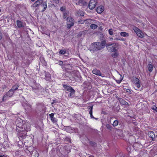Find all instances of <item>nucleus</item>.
<instances>
[{
	"mask_svg": "<svg viewBox=\"0 0 157 157\" xmlns=\"http://www.w3.org/2000/svg\"><path fill=\"white\" fill-rule=\"evenodd\" d=\"M133 29L136 34L138 36L141 38L144 37V34L140 29L136 27H134L133 28Z\"/></svg>",
	"mask_w": 157,
	"mask_h": 157,
	"instance_id": "obj_7",
	"label": "nucleus"
},
{
	"mask_svg": "<svg viewBox=\"0 0 157 157\" xmlns=\"http://www.w3.org/2000/svg\"><path fill=\"white\" fill-rule=\"evenodd\" d=\"M89 144L92 146L94 147L96 145V143L92 141H90L89 142Z\"/></svg>",
	"mask_w": 157,
	"mask_h": 157,
	"instance_id": "obj_37",
	"label": "nucleus"
},
{
	"mask_svg": "<svg viewBox=\"0 0 157 157\" xmlns=\"http://www.w3.org/2000/svg\"><path fill=\"white\" fill-rule=\"evenodd\" d=\"M37 106H38V107L39 108L40 107H41L42 110L43 109V107H44V104L43 103L39 104L37 105Z\"/></svg>",
	"mask_w": 157,
	"mask_h": 157,
	"instance_id": "obj_35",
	"label": "nucleus"
},
{
	"mask_svg": "<svg viewBox=\"0 0 157 157\" xmlns=\"http://www.w3.org/2000/svg\"><path fill=\"white\" fill-rule=\"evenodd\" d=\"M23 106L26 111H30L32 109V105L28 103H25L23 105Z\"/></svg>",
	"mask_w": 157,
	"mask_h": 157,
	"instance_id": "obj_15",
	"label": "nucleus"
},
{
	"mask_svg": "<svg viewBox=\"0 0 157 157\" xmlns=\"http://www.w3.org/2000/svg\"><path fill=\"white\" fill-rule=\"evenodd\" d=\"M126 92L129 93L131 92V90L130 89H126Z\"/></svg>",
	"mask_w": 157,
	"mask_h": 157,
	"instance_id": "obj_48",
	"label": "nucleus"
},
{
	"mask_svg": "<svg viewBox=\"0 0 157 157\" xmlns=\"http://www.w3.org/2000/svg\"><path fill=\"white\" fill-rule=\"evenodd\" d=\"M151 109L152 110L155 111L156 112H157V107L155 105H153Z\"/></svg>",
	"mask_w": 157,
	"mask_h": 157,
	"instance_id": "obj_40",
	"label": "nucleus"
},
{
	"mask_svg": "<svg viewBox=\"0 0 157 157\" xmlns=\"http://www.w3.org/2000/svg\"><path fill=\"white\" fill-rule=\"evenodd\" d=\"M16 125V130L17 132L18 137L23 138L25 136L26 132L29 129V126L24 123L23 121L21 118L17 119L15 122Z\"/></svg>",
	"mask_w": 157,
	"mask_h": 157,
	"instance_id": "obj_1",
	"label": "nucleus"
},
{
	"mask_svg": "<svg viewBox=\"0 0 157 157\" xmlns=\"http://www.w3.org/2000/svg\"><path fill=\"white\" fill-rule=\"evenodd\" d=\"M67 26L68 29H70L74 24V19L71 17H68L67 18Z\"/></svg>",
	"mask_w": 157,
	"mask_h": 157,
	"instance_id": "obj_6",
	"label": "nucleus"
},
{
	"mask_svg": "<svg viewBox=\"0 0 157 157\" xmlns=\"http://www.w3.org/2000/svg\"><path fill=\"white\" fill-rule=\"evenodd\" d=\"M119 75H120V78L118 80H117V79L115 80L116 82L118 84H120L121 83L123 79V78H124L123 76H122L120 74H119Z\"/></svg>",
	"mask_w": 157,
	"mask_h": 157,
	"instance_id": "obj_26",
	"label": "nucleus"
},
{
	"mask_svg": "<svg viewBox=\"0 0 157 157\" xmlns=\"http://www.w3.org/2000/svg\"><path fill=\"white\" fill-rule=\"evenodd\" d=\"M69 12L67 10L63 11V18L64 19H67V16L69 15Z\"/></svg>",
	"mask_w": 157,
	"mask_h": 157,
	"instance_id": "obj_21",
	"label": "nucleus"
},
{
	"mask_svg": "<svg viewBox=\"0 0 157 157\" xmlns=\"http://www.w3.org/2000/svg\"><path fill=\"white\" fill-rule=\"evenodd\" d=\"M9 98V97L8 96L7 94H6L4 95L3 96V97L2 99V101H5Z\"/></svg>",
	"mask_w": 157,
	"mask_h": 157,
	"instance_id": "obj_31",
	"label": "nucleus"
},
{
	"mask_svg": "<svg viewBox=\"0 0 157 157\" xmlns=\"http://www.w3.org/2000/svg\"><path fill=\"white\" fill-rule=\"evenodd\" d=\"M65 7L63 6H62L60 8V10L62 11H64L65 10Z\"/></svg>",
	"mask_w": 157,
	"mask_h": 157,
	"instance_id": "obj_46",
	"label": "nucleus"
},
{
	"mask_svg": "<svg viewBox=\"0 0 157 157\" xmlns=\"http://www.w3.org/2000/svg\"><path fill=\"white\" fill-rule=\"evenodd\" d=\"M148 135L150 137L152 138V139L153 138H155V137L154 133L153 131H150L148 132Z\"/></svg>",
	"mask_w": 157,
	"mask_h": 157,
	"instance_id": "obj_25",
	"label": "nucleus"
},
{
	"mask_svg": "<svg viewBox=\"0 0 157 157\" xmlns=\"http://www.w3.org/2000/svg\"><path fill=\"white\" fill-rule=\"evenodd\" d=\"M58 64L61 66H62L63 64V62L62 61L59 60L58 62Z\"/></svg>",
	"mask_w": 157,
	"mask_h": 157,
	"instance_id": "obj_42",
	"label": "nucleus"
},
{
	"mask_svg": "<svg viewBox=\"0 0 157 157\" xmlns=\"http://www.w3.org/2000/svg\"><path fill=\"white\" fill-rule=\"evenodd\" d=\"M66 50L65 49L63 50H60L59 52V53L60 55H64L66 53Z\"/></svg>",
	"mask_w": 157,
	"mask_h": 157,
	"instance_id": "obj_32",
	"label": "nucleus"
},
{
	"mask_svg": "<svg viewBox=\"0 0 157 157\" xmlns=\"http://www.w3.org/2000/svg\"><path fill=\"white\" fill-rule=\"evenodd\" d=\"M92 73L95 75H97L101 76V73L100 71L98 70L96 68L94 69L92 71Z\"/></svg>",
	"mask_w": 157,
	"mask_h": 157,
	"instance_id": "obj_16",
	"label": "nucleus"
},
{
	"mask_svg": "<svg viewBox=\"0 0 157 157\" xmlns=\"http://www.w3.org/2000/svg\"><path fill=\"white\" fill-rule=\"evenodd\" d=\"M119 123V121L117 120L114 121L113 124V125L114 127H116L118 125Z\"/></svg>",
	"mask_w": 157,
	"mask_h": 157,
	"instance_id": "obj_33",
	"label": "nucleus"
},
{
	"mask_svg": "<svg viewBox=\"0 0 157 157\" xmlns=\"http://www.w3.org/2000/svg\"><path fill=\"white\" fill-rule=\"evenodd\" d=\"M132 81L135 85L137 89H139L141 86L139 79L136 78H133L132 79Z\"/></svg>",
	"mask_w": 157,
	"mask_h": 157,
	"instance_id": "obj_8",
	"label": "nucleus"
},
{
	"mask_svg": "<svg viewBox=\"0 0 157 157\" xmlns=\"http://www.w3.org/2000/svg\"><path fill=\"white\" fill-rule=\"evenodd\" d=\"M90 28L92 29H95L97 28V25L94 24H91L90 26Z\"/></svg>",
	"mask_w": 157,
	"mask_h": 157,
	"instance_id": "obj_34",
	"label": "nucleus"
},
{
	"mask_svg": "<svg viewBox=\"0 0 157 157\" xmlns=\"http://www.w3.org/2000/svg\"><path fill=\"white\" fill-rule=\"evenodd\" d=\"M14 64H15L16 66H17V65H18V63H17H17H15V62H14Z\"/></svg>",
	"mask_w": 157,
	"mask_h": 157,
	"instance_id": "obj_53",
	"label": "nucleus"
},
{
	"mask_svg": "<svg viewBox=\"0 0 157 157\" xmlns=\"http://www.w3.org/2000/svg\"><path fill=\"white\" fill-rule=\"evenodd\" d=\"M31 1L33 2L35 1L36 0H31Z\"/></svg>",
	"mask_w": 157,
	"mask_h": 157,
	"instance_id": "obj_55",
	"label": "nucleus"
},
{
	"mask_svg": "<svg viewBox=\"0 0 157 157\" xmlns=\"http://www.w3.org/2000/svg\"><path fill=\"white\" fill-rule=\"evenodd\" d=\"M19 87V85L17 84H16L15 85H13L12 86V88L11 89V90L12 91H13V92L14 93L15 91L18 89Z\"/></svg>",
	"mask_w": 157,
	"mask_h": 157,
	"instance_id": "obj_20",
	"label": "nucleus"
},
{
	"mask_svg": "<svg viewBox=\"0 0 157 157\" xmlns=\"http://www.w3.org/2000/svg\"><path fill=\"white\" fill-rule=\"evenodd\" d=\"M93 111H89V114L90 115V117L91 118H94V117L92 115Z\"/></svg>",
	"mask_w": 157,
	"mask_h": 157,
	"instance_id": "obj_41",
	"label": "nucleus"
},
{
	"mask_svg": "<svg viewBox=\"0 0 157 157\" xmlns=\"http://www.w3.org/2000/svg\"><path fill=\"white\" fill-rule=\"evenodd\" d=\"M0 157H7L5 155H0Z\"/></svg>",
	"mask_w": 157,
	"mask_h": 157,
	"instance_id": "obj_51",
	"label": "nucleus"
},
{
	"mask_svg": "<svg viewBox=\"0 0 157 157\" xmlns=\"http://www.w3.org/2000/svg\"><path fill=\"white\" fill-rule=\"evenodd\" d=\"M109 33L110 35H113V31L112 29H109Z\"/></svg>",
	"mask_w": 157,
	"mask_h": 157,
	"instance_id": "obj_38",
	"label": "nucleus"
},
{
	"mask_svg": "<svg viewBox=\"0 0 157 157\" xmlns=\"http://www.w3.org/2000/svg\"><path fill=\"white\" fill-rule=\"evenodd\" d=\"M43 0H37L31 6V7L35 8H38L40 5L41 2H42Z\"/></svg>",
	"mask_w": 157,
	"mask_h": 157,
	"instance_id": "obj_11",
	"label": "nucleus"
},
{
	"mask_svg": "<svg viewBox=\"0 0 157 157\" xmlns=\"http://www.w3.org/2000/svg\"><path fill=\"white\" fill-rule=\"evenodd\" d=\"M52 5L54 6V5L53 4H52Z\"/></svg>",
	"mask_w": 157,
	"mask_h": 157,
	"instance_id": "obj_57",
	"label": "nucleus"
},
{
	"mask_svg": "<svg viewBox=\"0 0 157 157\" xmlns=\"http://www.w3.org/2000/svg\"><path fill=\"white\" fill-rule=\"evenodd\" d=\"M106 127L108 129H109L110 130H111L112 129V127L109 124H107L106 125Z\"/></svg>",
	"mask_w": 157,
	"mask_h": 157,
	"instance_id": "obj_39",
	"label": "nucleus"
},
{
	"mask_svg": "<svg viewBox=\"0 0 157 157\" xmlns=\"http://www.w3.org/2000/svg\"><path fill=\"white\" fill-rule=\"evenodd\" d=\"M2 35L1 32H0V40H1L2 39Z\"/></svg>",
	"mask_w": 157,
	"mask_h": 157,
	"instance_id": "obj_50",
	"label": "nucleus"
},
{
	"mask_svg": "<svg viewBox=\"0 0 157 157\" xmlns=\"http://www.w3.org/2000/svg\"><path fill=\"white\" fill-rule=\"evenodd\" d=\"M32 90L34 92L39 95L42 93L44 91V88L40 84H37L35 87H33Z\"/></svg>",
	"mask_w": 157,
	"mask_h": 157,
	"instance_id": "obj_5",
	"label": "nucleus"
},
{
	"mask_svg": "<svg viewBox=\"0 0 157 157\" xmlns=\"http://www.w3.org/2000/svg\"><path fill=\"white\" fill-rule=\"evenodd\" d=\"M16 23L17 26L18 28H21L24 27V26L23 25L22 22L19 20H17L16 21Z\"/></svg>",
	"mask_w": 157,
	"mask_h": 157,
	"instance_id": "obj_23",
	"label": "nucleus"
},
{
	"mask_svg": "<svg viewBox=\"0 0 157 157\" xmlns=\"http://www.w3.org/2000/svg\"><path fill=\"white\" fill-rule=\"evenodd\" d=\"M39 155L38 152L36 151H33L32 154V157H38Z\"/></svg>",
	"mask_w": 157,
	"mask_h": 157,
	"instance_id": "obj_27",
	"label": "nucleus"
},
{
	"mask_svg": "<svg viewBox=\"0 0 157 157\" xmlns=\"http://www.w3.org/2000/svg\"><path fill=\"white\" fill-rule=\"evenodd\" d=\"M104 8L102 6H98L97 9V12L98 13H101L104 10Z\"/></svg>",
	"mask_w": 157,
	"mask_h": 157,
	"instance_id": "obj_17",
	"label": "nucleus"
},
{
	"mask_svg": "<svg viewBox=\"0 0 157 157\" xmlns=\"http://www.w3.org/2000/svg\"><path fill=\"white\" fill-rule=\"evenodd\" d=\"M111 40H112L113 39V38H110Z\"/></svg>",
	"mask_w": 157,
	"mask_h": 157,
	"instance_id": "obj_56",
	"label": "nucleus"
},
{
	"mask_svg": "<svg viewBox=\"0 0 157 157\" xmlns=\"http://www.w3.org/2000/svg\"><path fill=\"white\" fill-rule=\"evenodd\" d=\"M118 38H115L114 39V40H118Z\"/></svg>",
	"mask_w": 157,
	"mask_h": 157,
	"instance_id": "obj_54",
	"label": "nucleus"
},
{
	"mask_svg": "<svg viewBox=\"0 0 157 157\" xmlns=\"http://www.w3.org/2000/svg\"><path fill=\"white\" fill-rule=\"evenodd\" d=\"M51 120L52 121L53 123H55L57 121V120L56 118L54 117L51 119Z\"/></svg>",
	"mask_w": 157,
	"mask_h": 157,
	"instance_id": "obj_36",
	"label": "nucleus"
},
{
	"mask_svg": "<svg viewBox=\"0 0 157 157\" xmlns=\"http://www.w3.org/2000/svg\"><path fill=\"white\" fill-rule=\"evenodd\" d=\"M87 3L84 0H78V5L82 6L87 5Z\"/></svg>",
	"mask_w": 157,
	"mask_h": 157,
	"instance_id": "obj_18",
	"label": "nucleus"
},
{
	"mask_svg": "<svg viewBox=\"0 0 157 157\" xmlns=\"http://www.w3.org/2000/svg\"><path fill=\"white\" fill-rule=\"evenodd\" d=\"M62 85L65 90L70 92L69 96L71 98H73L74 97L75 92L74 89L69 85L66 84H63Z\"/></svg>",
	"mask_w": 157,
	"mask_h": 157,
	"instance_id": "obj_3",
	"label": "nucleus"
},
{
	"mask_svg": "<svg viewBox=\"0 0 157 157\" xmlns=\"http://www.w3.org/2000/svg\"><path fill=\"white\" fill-rule=\"evenodd\" d=\"M120 34L121 36L124 37L128 36H129L128 33L125 32H121Z\"/></svg>",
	"mask_w": 157,
	"mask_h": 157,
	"instance_id": "obj_30",
	"label": "nucleus"
},
{
	"mask_svg": "<svg viewBox=\"0 0 157 157\" xmlns=\"http://www.w3.org/2000/svg\"><path fill=\"white\" fill-rule=\"evenodd\" d=\"M106 41L105 40L100 42H95L91 44V47L94 50H99L104 48L105 46Z\"/></svg>",
	"mask_w": 157,
	"mask_h": 157,
	"instance_id": "obj_2",
	"label": "nucleus"
},
{
	"mask_svg": "<svg viewBox=\"0 0 157 157\" xmlns=\"http://www.w3.org/2000/svg\"><path fill=\"white\" fill-rule=\"evenodd\" d=\"M118 40H124L123 39H120V38H118Z\"/></svg>",
	"mask_w": 157,
	"mask_h": 157,
	"instance_id": "obj_52",
	"label": "nucleus"
},
{
	"mask_svg": "<svg viewBox=\"0 0 157 157\" xmlns=\"http://www.w3.org/2000/svg\"><path fill=\"white\" fill-rule=\"evenodd\" d=\"M97 3V0H90L89 4V7L90 10H93L95 7Z\"/></svg>",
	"mask_w": 157,
	"mask_h": 157,
	"instance_id": "obj_9",
	"label": "nucleus"
},
{
	"mask_svg": "<svg viewBox=\"0 0 157 157\" xmlns=\"http://www.w3.org/2000/svg\"><path fill=\"white\" fill-rule=\"evenodd\" d=\"M113 52H114V53H112L111 55L114 58H117L119 55L117 51Z\"/></svg>",
	"mask_w": 157,
	"mask_h": 157,
	"instance_id": "obj_29",
	"label": "nucleus"
},
{
	"mask_svg": "<svg viewBox=\"0 0 157 157\" xmlns=\"http://www.w3.org/2000/svg\"><path fill=\"white\" fill-rule=\"evenodd\" d=\"M42 8H43L41 10V12H44L46 9L47 7V2H41L40 5Z\"/></svg>",
	"mask_w": 157,
	"mask_h": 157,
	"instance_id": "obj_14",
	"label": "nucleus"
},
{
	"mask_svg": "<svg viewBox=\"0 0 157 157\" xmlns=\"http://www.w3.org/2000/svg\"><path fill=\"white\" fill-rule=\"evenodd\" d=\"M44 73L45 74V80L48 81L50 82L51 80V74L48 72H47L45 71H44Z\"/></svg>",
	"mask_w": 157,
	"mask_h": 157,
	"instance_id": "obj_13",
	"label": "nucleus"
},
{
	"mask_svg": "<svg viewBox=\"0 0 157 157\" xmlns=\"http://www.w3.org/2000/svg\"><path fill=\"white\" fill-rule=\"evenodd\" d=\"M118 46V44L115 43H108L106 44V47L107 49L109 52H111L117 51V48Z\"/></svg>",
	"mask_w": 157,
	"mask_h": 157,
	"instance_id": "obj_4",
	"label": "nucleus"
},
{
	"mask_svg": "<svg viewBox=\"0 0 157 157\" xmlns=\"http://www.w3.org/2000/svg\"><path fill=\"white\" fill-rule=\"evenodd\" d=\"M55 114L53 113H51L49 114V116L51 118V119L54 117V115Z\"/></svg>",
	"mask_w": 157,
	"mask_h": 157,
	"instance_id": "obj_45",
	"label": "nucleus"
},
{
	"mask_svg": "<svg viewBox=\"0 0 157 157\" xmlns=\"http://www.w3.org/2000/svg\"><path fill=\"white\" fill-rule=\"evenodd\" d=\"M1 11V10H0V12Z\"/></svg>",
	"mask_w": 157,
	"mask_h": 157,
	"instance_id": "obj_58",
	"label": "nucleus"
},
{
	"mask_svg": "<svg viewBox=\"0 0 157 157\" xmlns=\"http://www.w3.org/2000/svg\"><path fill=\"white\" fill-rule=\"evenodd\" d=\"M88 108L89 109H90V111H93V106L91 105L90 106H89L88 107Z\"/></svg>",
	"mask_w": 157,
	"mask_h": 157,
	"instance_id": "obj_43",
	"label": "nucleus"
},
{
	"mask_svg": "<svg viewBox=\"0 0 157 157\" xmlns=\"http://www.w3.org/2000/svg\"><path fill=\"white\" fill-rule=\"evenodd\" d=\"M116 98L119 101L121 105H129L128 103L123 98H120L118 97H116Z\"/></svg>",
	"mask_w": 157,
	"mask_h": 157,
	"instance_id": "obj_12",
	"label": "nucleus"
},
{
	"mask_svg": "<svg viewBox=\"0 0 157 157\" xmlns=\"http://www.w3.org/2000/svg\"><path fill=\"white\" fill-rule=\"evenodd\" d=\"M147 68L148 71L151 72L153 70V66L151 64H148L147 66Z\"/></svg>",
	"mask_w": 157,
	"mask_h": 157,
	"instance_id": "obj_28",
	"label": "nucleus"
},
{
	"mask_svg": "<svg viewBox=\"0 0 157 157\" xmlns=\"http://www.w3.org/2000/svg\"><path fill=\"white\" fill-rule=\"evenodd\" d=\"M84 21L80 20L78 21V22L79 24H82L84 22Z\"/></svg>",
	"mask_w": 157,
	"mask_h": 157,
	"instance_id": "obj_44",
	"label": "nucleus"
},
{
	"mask_svg": "<svg viewBox=\"0 0 157 157\" xmlns=\"http://www.w3.org/2000/svg\"><path fill=\"white\" fill-rule=\"evenodd\" d=\"M84 12L81 10H78L76 11V15L78 16H84Z\"/></svg>",
	"mask_w": 157,
	"mask_h": 157,
	"instance_id": "obj_19",
	"label": "nucleus"
},
{
	"mask_svg": "<svg viewBox=\"0 0 157 157\" xmlns=\"http://www.w3.org/2000/svg\"><path fill=\"white\" fill-rule=\"evenodd\" d=\"M32 148V147L31 146L27 147L25 148V152L27 153H30V154H31L33 151Z\"/></svg>",
	"mask_w": 157,
	"mask_h": 157,
	"instance_id": "obj_22",
	"label": "nucleus"
},
{
	"mask_svg": "<svg viewBox=\"0 0 157 157\" xmlns=\"http://www.w3.org/2000/svg\"><path fill=\"white\" fill-rule=\"evenodd\" d=\"M56 4H58L59 3V0H52Z\"/></svg>",
	"mask_w": 157,
	"mask_h": 157,
	"instance_id": "obj_47",
	"label": "nucleus"
},
{
	"mask_svg": "<svg viewBox=\"0 0 157 157\" xmlns=\"http://www.w3.org/2000/svg\"><path fill=\"white\" fill-rule=\"evenodd\" d=\"M14 93V92L13 91L10 89L7 92L6 94H7L8 96L10 98L13 96Z\"/></svg>",
	"mask_w": 157,
	"mask_h": 157,
	"instance_id": "obj_24",
	"label": "nucleus"
},
{
	"mask_svg": "<svg viewBox=\"0 0 157 157\" xmlns=\"http://www.w3.org/2000/svg\"><path fill=\"white\" fill-rule=\"evenodd\" d=\"M73 77L76 81H81L82 79V78L78 72H76L75 73L73 76Z\"/></svg>",
	"mask_w": 157,
	"mask_h": 157,
	"instance_id": "obj_10",
	"label": "nucleus"
},
{
	"mask_svg": "<svg viewBox=\"0 0 157 157\" xmlns=\"http://www.w3.org/2000/svg\"><path fill=\"white\" fill-rule=\"evenodd\" d=\"M66 139L67 141H70V142H71V139L69 138H66Z\"/></svg>",
	"mask_w": 157,
	"mask_h": 157,
	"instance_id": "obj_49",
	"label": "nucleus"
}]
</instances>
